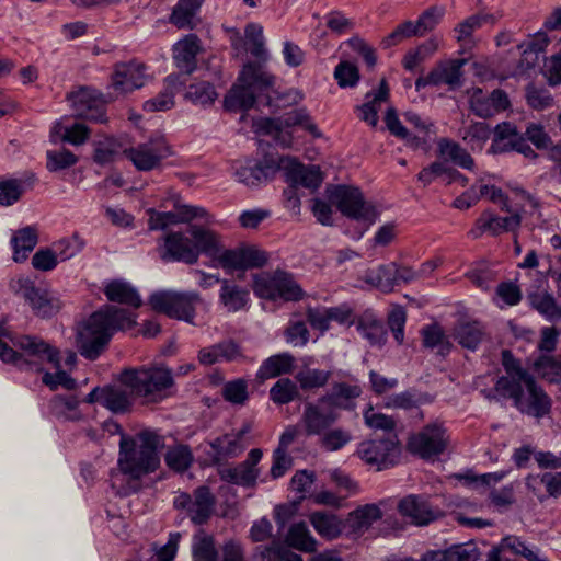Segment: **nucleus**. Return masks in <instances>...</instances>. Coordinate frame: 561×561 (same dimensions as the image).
Segmentation results:
<instances>
[{"instance_id": "obj_33", "label": "nucleus", "mask_w": 561, "mask_h": 561, "mask_svg": "<svg viewBox=\"0 0 561 561\" xmlns=\"http://www.w3.org/2000/svg\"><path fill=\"white\" fill-rule=\"evenodd\" d=\"M309 520L316 531L328 540L335 539L345 531L344 520L333 513L317 511L309 515Z\"/></svg>"}, {"instance_id": "obj_38", "label": "nucleus", "mask_w": 561, "mask_h": 561, "mask_svg": "<svg viewBox=\"0 0 561 561\" xmlns=\"http://www.w3.org/2000/svg\"><path fill=\"white\" fill-rule=\"evenodd\" d=\"M455 340L468 350L474 351L485 337V329L479 321H460L455 327Z\"/></svg>"}, {"instance_id": "obj_41", "label": "nucleus", "mask_w": 561, "mask_h": 561, "mask_svg": "<svg viewBox=\"0 0 561 561\" xmlns=\"http://www.w3.org/2000/svg\"><path fill=\"white\" fill-rule=\"evenodd\" d=\"M357 330L373 346H382L387 340V332L382 322L370 312H364L357 320Z\"/></svg>"}, {"instance_id": "obj_13", "label": "nucleus", "mask_w": 561, "mask_h": 561, "mask_svg": "<svg viewBox=\"0 0 561 561\" xmlns=\"http://www.w3.org/2000/svg\"><path fill=\"white\" fill-rule=\"evenodd\" d=\"M172 154L171 147L162 136L151 137L145 142L124 150V156L138 171L160 169L164 159Z\"/></svg>"}, {"instance_id": "obj_34", "label": "nucleus", "mask_w": 561, "mask_h": 561, "mask_svg": "<svg viewBox=\"0 0 561 561\" xmlns=\"http://www.w3.org/2000/svg\"><path fill=\"white\" fill-rule=\"evenodd\" d=\"M215 505V496L209 488L199 486L193 493L192 505L188 506V515L195 525L205 524L211 516Z\"/></svg>"}, {"instance_id": "obj_9", "label": "nucleus", "mask_w": 561, "mask_h": 561, "mask_svg": "<svg viewBox=\"0 0 561 561\" xmlns=\"http://www.w3.org/2000/svg\"><path fill=\"white\" fill-rule=\"evenodd\" d=\"M202 302L197 293L157 291L149 298L151 308L170 318L193 323L195 307Z\"/></svg>"}, {"instance_id": "obj_45", "label": "nucleus", "mask_w": 561, "mask_h": 561, "mask_svg": "<svg viewBox=\"0 0 561 561\" xmlns=\"http://www.w3.org/2000/svg\"><path fill=\"white\" fill-rule=\"evenodd\" d=\"M397 264L379 265L377 268L367 270L364 280L383 293H390L396 286Z\"/></svg>"}, {"instance_id": "obj_25", "label": "nucleus", "mask_w": 561, "mask_h": 561, "mask_svg": "<svg viewBox=\"0 0 561 561\" xmlns=\"http://www.w3.org/2000/svg\"><path fill=\"white\" fill-rule=\"evenodd\" d=\"M382 512L376 504H365L348 513L345 523V535L351 538L363 536L371 525L381 519Z\"/></svg>"}, {"instance_id": "obj_20", "label": "nucleus", "mask_w": 561, "mask_h": 561, "mask_svg": "<svg viewBox=\"0 0 561 561\" xmlns=\"http://www.w3.org/2000/svg\"><path fill=\"white\" fill-rule=\"evenodd\" d=\"M145 70V65L136 61L117 64L111 84L116 93L114 98L144 87L147 81Z\"/></svg>"}, {"instance_id": "obj_61", "label": "nucleus", "mask_w": 561, "mask_h": 561, "mask_svg": "<svg viewBox=\"0 0 561 561\" xmlns=\"http://www.w3.org/2000/svg\"><path fill=\"white\" fill-rule=\"evenodd\" d=\"M46 168L49 172L68 169L78 162V157L68 149L49 150L46 153Z\"/></svg>"}, {"instance_id": "obj_17", "label": "nucleus", "mask_w": 561, "mask_h": 561, "mask_svg": "<svg viewBox=\"0 0 561 561\" xmlns=\"http://www.w3.org/2000/svg\"><path fill=\"white\" fill-rule=\"evenodd\" d=\"M158 253L164 262H183L192 265L198 261L197 250L191 237L180 231L167 233L163 243L158 247Z\"/></svg>"}, {"instance_id": "obj_11", "label": "nucleus", "mask_w": 561, "mask_h": 561, "mask_svg": "<svg viewBox=\"0 0 561 561\" xmlns=\"http://www.w3.org/2000/svg\"><path fill=\"white\" fill-rule=\"evenodd\" d=\"M329 191L330 201L346 217L374 224L378 213L375 207L365 202L359 188L346 185H337Z\"/></svg>"}, {"instance_id": "obj_1", "label": "nucleus", "mask_w": 561, "mask_h": 561, "mask_svg": "<svg viewBox=\"0 0 561 561\" xmlns=\"http://www.w3.org/2000/svg\"><path fill=\"white\" fill-rule=\"evenodd\" d=\"M501 355L505 375L496 380L494 391L511 400L522 414L538 420L549 415L552 408L549 394L510 350H503Z\"/></svg>"}, {"instance_id": "obj_50", "label": "nucleus", "mask_w": 561, "mask_h": 561, "mask_svg": "<svg viewBox=\"0 0 561 561\" xmlns=\"http://www.w3.org/2000/svg\"><path fill=\"white\" fill-rule=\"evenodd\" d=\"M491 133L492 130L486 123L476 122L460 129V137L474 152L482 151L490 139Z\"/></svg>"}, {"instance_id": "obj_2", "label": "nucleus", "mask_w": 561, "mask_h": 561, "mask_svg": "<svg viewBox=\"0 0 561 561\" xmlns=\"http://www.w3.org/2000/svg\"><path fill=\"white\" fill-rule=\"evenodd\" d=\"M136 324V314L124 308L105 305L77 325L76 347L89 360L98 359L107 348L113 334Z\"/></svg>"}, {"instance_id": "obj_57", "label": "nucleus", "mask_w": 561, "mask_h": 561, "mask_svg": "<svg viewBox=\"0 0 561 561\" xmlns=\"http://www.w3.org/2000/svg\"><path fill=\"white\" fill-rule=\"evenodd\" d=\"M438 48V43L435 38H430L415 49L407 53L403 58V67L412 71L417 65L432 56Z\"/></svg>"}, {"instance_id": "obj_63", "label": "nucleus", "mask_w": 561, "mask_h": 561, "mask_svg": "<svg viewBox=\"0 0 561 561\" xmlns=\"http://www.w3.org/2000/svg\"><path fill=\"white\" fill-rule=\"evenodd\" d=\"M539 481L546 486L548 494L552 497L561 495V472H546L541 476H528L526 479V485L529 489L535 490L533 483Z\"/></svg>"}, {"instance_id": "obj_59", "label": "nucleus", "mask_w": 561, "mask_h": 561, "mask_svg": "<svg viewBox=\"0 0 561 561\" xmlns=\"http://www.w3.org/2000/svg\"><path fill=\"white\" fill-rule=\"evenodd\" d=\"M330 377L331 371L329 370L312 369L308 367L299 370L296 375V379L304 390L321 388L327 385Z\"/></svg>"}, {"instance_id": "obj_12", "label": "nucleus", "mask_w": 561, "mask_h": 561, "mask_svg": "<svg viewBox=\"0 0 561 561\" xmlns=\"http://www.w3.org/2000/svg\"><path fill=\"white\" fill-rule=\"evenodd\" d=\"M449 436L442 423L434 422L425 425L413 434L408 442V449L413 455L425 460H433L447 449Z\"/></svg>"}, {"instance_id": "obj_16", "label": "nucleus", "mask_w": 561, "mask_h": 561, "mask_svg": "<svg viewBox=\"0 0 561 561\" xmlns=\"http://www.w3.org/2000/svg\"><path fill=\"white\" fill-rule=\"evenodd\" d=\"M340 419V413L327 403L308 402L305 404L300 422L307 436H320L329 427H332Z\"/></svg>"}, {"instance_id": "obj_43", "label": "nucleus", "mask_w": 561, "mask_h": 561, "mask_svg": "<svg viewBox=\"0 0 561 561\" xmlns=\"http://www.w3.org/2000/svg\"><path fill=\"white\" fill-rule=\"evenodd\" d=\"M219 298L229 312H237L247 306L249 290L228 279H222Z\"/></svg>"}, {"instance_id": "obj_23", "label": "nucleus", "mask_w": 561, "mask_h": 561, "mask_svg": "<svg viewBox=\"0 0 561 561\" xmlns=\"http://www.w3.org/2000/svg\"><path fill=\"white\" fill-rule=\"evenodd\" d=\"M463 59L438 64L428 72L427 76L419 77L416 79V90L420 91L422 88H425L426 85L447 84L451 89L459 87L461 84V67L463 66Z\"/></svg>"}, {"instance_id": "obj_26", "label": "nucleus", "mask_w": 561, "mask_h": 561, "mask_svg": "<svg viewBox=\"0 0 561 561\" xmlns=\"http://www.w3.org/2000/svg\"><path fill=\"white\" fill-rule=\"evenodd\" d=\"M283 167L287 169V180L294 186H302L310 190H317L322 183V174L318 165H304L289 157L282 158Z\"/></svg>"}, {"instance_id": "obj_49", "label": "nucleus", "mask_w": 561, "mask_h": 561, "mask_svg": "<svg viewBox=\"0 0 561 561\" xmlns=\"http://www.w3.org/2000/svg\"><path fill=\"white\" fill-rule=\"evenodd\" d=\"M286 543L304 552H313L317 549V540L312 537L304 522L290 526L286 536Z\"/></svg>"}, {"instance_id": "obj_24", "label": "nucleus", "mask_w": 561, "mask_h": 561, "mask_svg": "<svg viewBox=\"0 0 561 561\" xmlns=\"http://www.w3.org/2000/svg\"><path fill=\"white\" fill-rule=\"evenodd\" d=\"M250 423H243L240 430L226 433L209 443L211 449L216 453L214 462L219 463L221 458H236L243 453L247 447L244 437L251 432Z\"/></svg>"}, {"instance_id": "obj_14", "label": "nucleus", "mask_w": 561, "mask_h": 561, "mask_svg": "<svg viewBox=\"0 0 561 561\" xmlns=\"http://www.w3.org/2000/svg\"><path fill=\"white\" fill-rule=\"evenodd\" d=\"M9 288L15 295H21L31 305L34 312L42 318H49L56 314L61 302L46 290L35 287L34 282L27 277L19 276L12 278Z\"/></svg>"}, {"instance_id": "obj_10", "label": "nucleus", "mask_w": 561, "mask_h": 561, "mask_svg": "<svg viewBox=\"0 0 561 561\" xmlns=\"http://www.w3.org/2000/svg\"><path fill=\"white\" fill-rule=\"evenodd\" d=\"M358 457L378 470L394 466L401 456V445L396 434L389 433L386 437H375L362 442L356 450Z\"/></svg>"}, {"instance_id": "obj_32", "label": "nucleus", "mask_w": 561, "mask_h": 561, "mask_svg": "<svg viewBox=\"0 0 561 561\" xmlns=\"http://www.w3.org/2000/svg\"><path fill=\"white\" fill-rule=\"evenodd\" d=\"M204 0H179L170 15V22L180 30H194Z\"/></svg>"}, {"instance_id": "obj_52", "label": "nucleus", "mask_w": 561, "mask_h": 561, "mask_svg": "<svg viewBox=\"0 0 561 561\" xmlns=\"http://www.w3.org/2000/svg\"><path fill=\"white\" fill-rule=\"evenodd\" d=\"M352 439L351 431L344 427H329L319 436V444L324 450L333 453L344 448Z\"/></svg>"}, {"instance_id": "obj_3", "label": "nucleus", "mask_w": 561, "mask_h": 561, "mask_svg": "<svg viewBox=\"0 0 561 561\" xmlns=\"http://www.w3.org/2000/svg\"><path fill=\"white\" fill-rule=\"evenodd\" d=\"M0 358L4 363H11L21 369L42 370L44 363H49L54 368H59V351L34 335H12L0 325Z\"/></svg>"}, {"instance_id": "obj_54", "label": "nucleus", "mask_w": 561, "mask_h": 561, "mask_svg": "<svg viewBox=\"0 0 561 561\" xmlns=\"http://www.w3.org/2000/svg\"><path fill=\"white\" fill-rule=\"evenodd\" d=\"M534 368L549 382H561V356L541 354L534 362Z\"/></svg>"}, {"instance_id": "obj_7", "label": "nucleus", "mask_w": 561, "mask_h": 561, "mask_svg": "<svg viewBox=\"0 0 561 561\" xmlns=\"http://www.w3.org/2000/svg\"><path fill=\"white\" fill-rule=\"evenodd\" d=\"M253 290L260 298L270 300L298 301L304 297V290L294 276L282 270L255 275Z\"/></svg>"}, {"instance_id": "obj_15", "label": "nucleus", "mask_w": 561, "mask_h": 561, "mask_svg": "<svg viewBox=\"0 0 561 561\" xmlns=\"http://www.w3.org/2000/svg\"><path fill=\"white\" fill-rule=\"evenodd\" d=\"M262 456L263 453L260 448L251 449L244 461L236 466L219 468L218 474L225 482L243 488H254L260 476V470L256 466Z\"/></svg>"}, {"instance_id": "obj_60", "label": "nucleus", "mask_w": 561, "mask_h": 561, "mask_svg": "<svg viewBox=\"0 0 561 561\" xmlns=\"http://www.w3.org/2000/svg\"><path fill=\"white\" fill-rule=\"evenodd\" d=\"M298 394L297 385L289 378H280L270 390V398L276 404H287Z\"/></svg>"}, {"instance_id": "obj_44", "label": "nucleus", "mask_w": 561, "mask_h": 561, "mask_svg": "<svg viewBox=\"0 0 561 561\" xmlns=\"http://www.w3.org/2000/svg\"><path fill=\"white\" fill-rule=\"evenodd\" d=\"M522 134L517 127L510 123L503 122L494 128V137L489 148V153L500 154L512 151V144H514Z\"/></svg>"}, {"instance_id": "obj_35", "label": "nucleus", "mask_w": 561, "mask_h": 561, "mask_svg": "<svg viewBox=\"0 0 561 561\" xmlns=\"http://www.w3.org/2000/svg\"><path fill=\"white\" fill-rule=\"evenodd\" d=\"M126 386L110 385L102 388V405L113 413H125L133 404V392L126 390Z\"/></svg>"}, {"instance_id": "obj_55", "label": "nucleus", "mask_w": 561, "mask_h": 561, "mask_svg": "<svg viewBox=\"0 0 561 561\" xmlns=\"http://www.w3.org/2000/svg\"><path fill=\"white\" fill-rule=\"evenodd\" d=\"M164 460L173 471L184 472L191 467L194 456L187 445H176L167 451Z\"/></svg>"}, {"instance_id": "obj_22", "label": "nucleus", "mask_w": 561, "mask_h": 561, "mask_svg": "<svg viewBox=\"0 0 561 561\" xmlns=\"http://www.w3.org/2000/svg\"><path fill=\"white\" fill-rule=\"evenodd\" d=\"M520 222L522 217L517 213L508 217H500L486 209L476 220L474 227L468 232V236L472 239L480 238L484 232L499 236L503 232L515 231L519 228Z\"/></svg>"}, {"instance_id": "obj_36", "label": "nucleus", "mask_w": 561, "mask_h": 561, "mask_svg": "<svg viewBox=\"0 0 561 561\" xmlns=\"http://www.w3.org/2000/svg\"><path fill=\"white\" fill-rule=\"evenodd\" d=\"M480 551L474 543L453 545L446 550L431 551L427 561H478Z\"/></svg>"}, {"instance_id": "obj_37", "label": "nucleus", "mask_w": 561, "mask_h": 561, "mask_svg": "<svg viewBox=\"0 0 561 561\" xmlns=\"http://www.w3.org/2000/svg\"><path fill=\"white\" fill-rule=\"evenodd\" d=\"M437 151L439 157L445 161H450L466 170H472L474 168V160L467 149L454 140L440 138L437 141Z\"/></svg>"}, {"instance_id": "obj_30", "label": "nucleus", "mask_w": 561, "mask_h": 561, "mask_svg": "<svg viewBox=\"0 0 561 561\" xmlns=\"http://www.w3.org/2000/svg\"><path fill=\"white\" fill-rule=\"evenodd\" d=\"M185 80L182 75L173 73L165 78L164 89L156 98H152L144 103V110L149 113L168 111L174 106V95Z\"/></svg>"}, {"instance_id": "obj_58", "label": "nucleus", "mask_w": 561, "mask_h": 561, "mask_svg": "<svg viewBox=\"0 0 561 561\" xmlns=\"http://www.w3.org/2000/svg\"><path fill=\"white\" fill-rule=\"evenodd\" d=\"M385 123L387 129L390 131L391 135L402 140H405L407 144L412 146H419L422 142L419 136L410 134L408 129L401 124L400 119L398 118L397 112L393 107H389L387 110Z\"/></svg>"}, {"instance_id": "obj_19", "label": "nucleus", "mask_w": 561, "mask_h": 561, "mask_svg": "<svg viewBox=\"0 0 561 561\" xmlns=\"http://www.w3.org/2000/svg\"><path fill=\"white\" fill-rule=\"evenodd\" d=\"M398 511L417 526L428 525L442 516V511L433 506L426 497L414 494L400 500Z\"/></svg>"}, {"instance_id": "obj_42", "label": "nucleus", "mask_w": 561, "mask_h": 561, "mask_svg": "<svg viewBox=\"0 0 561 561\" xmlns=\"http://www.w3.org/2000/svg\"><path fill=\"white\" fill-rule=\"evenodd\" d=\"M294 363L295 357L289 353H280L270 356L262 363L256 377L265 380L284 374H289L294 369Z\"/></svg>"}, {"instance_id": "obj_28", "label": "nucleus", "mask_w": 561, "mask_h": 561, "mask_svg": "<svg viewBox=\"0 0 561 561\" xmlns=\"http://www.w3.org/2000/svg\"><path fill=\"white\" fill-rule=\"evenodd\" d=\"M187 233L197 250L198 256L203 253L213 259L214 255L218 254L219 250H222L220 234L209 228L202 225H190Z\"/></svg>"}, {"instance_id": "obj_31", "label": "nucleus", "mask_w": 561, "mask_h": 561, "mask_svg": "<svg viewBox=\"0 0 561 561\" xmlns=\"http://www.w3.org/2000/svg\"><path fill=\"white\" fill-rule=\"evenodd\" d=\"M202 48L197 37H184L173 47V58L176 67L186 75L196 69V56Z\"/></svg>"}, {"instance_id": "obj_8", "label": "nucleus", "mask_w": 561, "mask_h": 561, "mask_svg": "<svg viewBox=\"0 0 561 561\" xmlns=\"http://www.w3.org/2000/svg\"><path fill=\"white\" fill-rule=\"evenodd\" d=\"M114 99L111 93L103 94L91 87H79L67 94L75 117L100 124L107 122L106 104Z\"/></svg>"}, {"instance_id": "obj_5", "label": "nucleus", "mask_w": 561, "mask_h": 561, "mask_svg": "<svg viewBox=\"0 0 561 561\" xmlns=\"http://www.w3.org/2000/svg\"><path fill=\"white\" fill-rule=\"evenodd\" d=\"M275 77L263 65L253 61L247 62L234 84L224 100L227 111H248L253 107L259 95L273 89Z\"/></svg>"}, {"instance_id": "obj_21", "label": "nucleus", "mask_w": 561, "mask_h": 561, "mask_svg": "<svg viewBox=\"0 0 561 561\" xmlns=\"http://www.w3.org/2000/svg\"><path fill=\"white\" fill-rule=\"evenodd\" d=\"M257 126L264 134L276 133L278 135H282V128L301 126L313 137H321L317 125L311 121L310 115L305 108L294 110L278 118H264Z\"/></svg>"}, {"instance_id": "obj_64", "label": "nucleus", "mask_w": 561, "mask_h": 561, "mask_svg": "<svg viewBox=\"0 0 561 561\" xmlns=\"http://www.w3.org/2000/svg\"><path fill=\"white\" fill-rule=\"evenodd\" d=\"M217 557L218 552L211 537L203 536L196 539L193 545L194 561H216Z\"/></svg>"}, {"instance_id": "obj_51", "label": "nucleus", "mask_w": 561, "mask_h": 561, "mask_svg": "<svg viewBox=\"0 0 561 561\" xmlns=\"http://www.w3.org/2000/svg\"><path fill=\"white\" fill-rule=\"evenodd\" d=\"M422 343L426 348H437V353L446 356L451 348V344L446 337L442 327L437 323L425 325L421 330Z\"/></svg>"}, {"instance_id": "obj_29", "label": "nucleus", "mask_w": 561, "mask_h": 561, "mask_svg": "<svg viewBox=\"0 0 561 561\" xmlns=\"http://www.w3.org/2000/svg\"><path fill=\"white\" fill-rule=\"evenodd\" d=\"M242 357L241 347L233 340H225L198 352V360L202 365L210 366L226 360L232 362Z\"/></svg>"}, {"instance_id": "obj_18", "label": "nucleus", "mask_w": 561, "mask_h": 561, "mask_svg": "<svg viewBox=\"0 0 561 561\" xmlns=\"http://www.w3.org/2000/svg\"><path fill=\"white\" fill-rule=\"evenodd\" d=\"M284 160L265 156L261 161L248 162L236 170V176L240 183L247 186H259L271 181L282 169Z\"/></svg>"}, {"instance_id": "obj_46", "label": "nucleus", "mask_w": 561, "mask_h": 561, "mask_svg": "<svg viewBox=\"0 0 561 561\" xmlns=\"http://www.w3.org/2000/svg\"><path fill=\"white\" fill-rule=\"evenodd\" d=\"M388 94L389 89L387 82L385 79H382L379 90L373 94L367 93L366 98L368 101L357 107L360 112L359 118L375 128L378 125V111L380 108V104L387 100Z\"/></svg>"}, {"instance_id": "obj_47", "label": "nucleus", "mask_w": 561, "mask_h": 561, "mask_svg": "<svg viewBox=\"0 0 561 561\" xmlns=\"http://www.w3.org/2000/svg\"><path fill=\"white\" fill-rule=\"evenodd\" d=\"M528 301L536 311L551 322L561 319V307L554 297L547 291H535L528 295Z\"/></svg>"}, {"instance_id": "obj_62", "label": "nucleus", "mask_w": 561, "mask_h": 561, "mask_svg": "<svg viewBox=\"0 0 561 561\" xmlns=\"http://www.w3.org/2000/svg\"><path fill=\"white\" fill-rule=\"evenodd\" d=\"M64 129L61 140L75 146L83 145L90 137V128L82 123H75L70 127H64L61 123H57L54 127L55 131Z\"/></svg>"}, {"instance_id": "obj_6", "label": "nucleus", "mask_w": 561, "mask_h": 561, "mask_svg": "<svg viewBox=\"0 0 561 561\" xmlns=\"http://www.w3.org/2000/svg\"><path fill=\"white\" fill-rule=\"evenodd\" d=\"M119 382L149 402H159L171 396L174 386L172 370L165 366H142L124 369Z\"/></svg>"}, {"instance_id": "obj_27", "label": "nucleus", "mask_w": 561, "mask_h": 561, "mask_svg": "<svg viewBox=\"0 0 561 561\" xmlns=\"http://www.w3.org/2000/svg\"><path fill=\"white\" fill-rule=\"evenodd\" d=\"M362 394V388L357 383L334 382L324 396L320 397V401L327 403L330 408L353 410L355 409V400Z\"/></svg>"}, {"instance_id": "obj_39", "label": "nucleus", "mask_w": 561, "mask_h": 561, "mask_svg": "<svg viewBox=\"0 0 561 561\" xmlns=\"http://www.w3.org/2000/svg\"><path fill=\"white\" fill-rule=\"evenodd\" d=\"M104 294L110 301L133 308H139L142 304L137 290L129 283L123 280L110 282L104 288Z\"/></svg>"}, {"instance_id": "obj_4", "label": "nucleus", "mask_w": 561, "mask_h": 561, "mask_svg": "<svg viewBox=\"0 0 561 561\" xmlns=\"http://www.w3.org/2000/svg\"><path fill=\"white\" fill-rule=\"evenodd\" d=\"M160 446L162 438L153 432L144 431L135 437L122 434L117 460L119 472L131 480H140L154 472L160 465Z\"/></svg>"}, {"instance_id": "obj_53", "label": "nucleus", "mask_w": 561, "mask_h": 561, "mask_svg": "<svg viewBox=\"0 0 561 561\" xmlns=\"http://www.w3.org/2000/svg\"><path fill=\"white\" fill-rule=\"evenodd\" d=\"M185 99L195 105L207 106L218 99V93L211 83L199 81L188 85Z\"/></svg>"}, {"instance_id": "obj_48", "label": "nucleus", "mask_w": 561, "mask_h": 561, "mask_svg": "<svg viewBox=\"0 0 561 561\" xmlns=\"http://www.w3.org/2000/svg\"><path fill=\"white\" fill-rule=\"evenodd\" d=\"M79 402L73 396H55L48 403L51 415L64 421H77L81 417Z\"/></svg>"}, {"instance_id": "obj_56", "label": "nucleus", "mask_w": 561, "mask_h": 561, "mask_svg": "<svg viewBox=\"0 0 561 561\" xmlns=\"http://www.w3.org/2000/svg\"><path fill=\"white\" fill-rule=\"evenodd\" d=\"M525 99L529 107L543 111L553 106L554 99L549 89L529 83L525 88Z\"/></svg>"}, {"instance_id": "obj_40", "label": "nucleus", "mask_w": 561, "mask_h": 561, "mask_svg": "<svg viewBox=\"0 0 561 561\" xmlns=\"http://www.w3.org/2000/svg\"><path fill=\"white\" fill-rule=\"evenodd\" d=\"M37 242V229L33 226H27L15 231L11 239L13 260L18 263L25 261Z\"/></svg>"}]
</instances>
